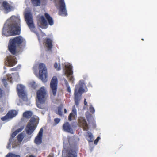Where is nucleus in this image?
Listing matches in <instances>:
<instances>
[{"mask_svg": "<svg viewBox=\"0 0 157 157\" xmlns=\"http://www.w3.org/2000/svg\"><path fill=\"white\" fill-rule=\"evenodd\" d=\"M20 18L12 16L4 25L2 34L6 36L19 34L20 33Z\"/></svg>", "mask_w": 157, "mask_h": 157, "instance_id": "f257e3e1", "label": "nucleus"}, {"mask_svg": "<svg viewBox=\"0 0 157 157\" xmlns=\"http://www.w3.org/2000/svg\"><path fill=\"white\" fill-rule=\"evenodd\" d=\"M24 128V127L23 126H21L12 133L11 135V138L9 140L10 143L7 146V148L10 149V148L11 147L10 144H11L12 147L15 148L22 141L23 138L26 136V134L24 132H22L17 136V140H15L13 137L19 132H21Z\"/></svg>", "mask_w": 157, "mask_h": 157, "instance_id": "f03ea898", "label": "nucleus"}, {"mask_svg": "<svg viewBox=\"0 0 157 157\" xmlns=\"http://www.w3.org/2000/svg\"><path fill=\"white\" fill-rule=\"evenodd\" d=\"M37 97L38 101L37 103V105L40 109L44 108L45 101L47 97V91L46 89L42 87L38 90Z\"/></svg>", "mask_w": 157, "mask_h": 157, "instance_id": "7ed1b4c3", "label": "nucleus"}, {"mask_svg": "<svg viewBox=\"0 0 157 157\" xmlns=\"http://www.w3.org/2000/svg\"><path fill=\"white\" fill-rule=\"evenodd\" d=\"M25 40L21 36H17L9 41L8 48L10 52L14 54L16 52L17 46L19 44H25Z\"/></svg>", "mask_w": 157, "mask_h": 157, "instance_id": "20e7f679", "label": "nucleus"}, {"mask_svg": "<svg viewBox=\"0 0 157 157\" xmlns=\"http://www.w3.org/2000/svg\"><path fill=\"white\" fill-rule=\"evenodd\" d=\"M39 71V78L44 83L48 81V72L47 67L43 63H40L38 66Z\"/></svg>", "mask_w": 157, "mask_h": 157, "instance_id": "39448f33", "label": "nucleus"}, {"mask_svg": "<svg viewBox=\"0 0 157 157\" xmlns=\"http://www.w3.org/2000/svg\"><path fill=\"white\" fill-rule=\"evenodd\" d=\"M38 118L37 117H33L30 119L25 128L26 133L28 134L31 135L35 130L38 123Z\"/></svg>", "mask_w": 157, "mask_h": 157, "instance_id": "423d86ee", "label": "nucleus"}, {"mask_svg": "<svg viewBox=\"0 0 157 157\" xmlns=\"http://www.w3.org/2000/svg\"><path fill=\"white\" fill-rule=\"evenodd\" d=\"M64 146L62 151V155L66 157H76V152L75 151L72 150L69 147L68 144H66L67 141L64 140L63 141Z\"/></svg>", "mask_w": 157, "mask_h": 157, "instance_id": "0eeeda50", "label": "nucleus"}, {"mask_svg": "<svg viewBox=\"0 0 157 157\" xmlns=\"http://www.w3.org/2000/svg\"><path fill=\"white\" fill-rule=\"evenodd\" d=\"M83 92L84 90L80 85L76 86L75 89L74 100L76 106L78 105L81 99V95Z\"/></svg>", "mask_w": 157, "mask_h": 157, "instance_id": "6e6552de", "label": "nucleus"}, {"mask_svg": "<svg viewBox=\"0 0 157 157\" xmlns=\"http://www.w3.org/2000/svg\"><path fill=\"white\" fill-rule=\"evenodd\" d=\"M25 20L29 28L31 30L34 31L35 26L33 23L31 14L29 10H26L25 12Z\"/></svg>", "mask_w": 157, "mask_h": 157, "instance_id": "1a4fd4ad", "label": "nucleus"}, {"mask_svg": "<svg viewBox=\"0 0 157 157\" xmlns=\"http://www.w3.org/2000/svg\"><path fill=\"white\" fill-rule=\"evenodd\" d=\"M17 90L19 97L24 101H26L27 98L25 92V87L22 85L19 84L17 86Z\"/></svg>", "mask_w": 157, "mask_h": 157, "instance_id": "9d476101", "label": "nucleus"}, {"mask_svg": "<svg viewBox=\"0 0 157 157\" xmlns=\"http://www.w3.org/2000/svg\"><path fill=\"white\" fill-rule=\"evenodd\" d=\"M19 78V75L17 72L14 73H12V74L7 75L2 79V81L5 86L6 87L7 83V80H10V81L11 82L13 80L16 81Z\"/></svg>", "mask_w": 157, "mask_h": 157, "instance_id": "9b49d317", "label": "nucleus"}, {"mask_svg": "<svg viewBox=\"0 0 157 157\" xmlns=\"http://www.w3.org/2000/svg\"><path fill=\"white\" fill-rule=\"evenodd\" d=\"M64 70V75H66L68 79L71 81H73V78L72 75V71L71 70L72 66L71 65L65 64L64 67H63Z\"/></svg>", "mask_w": 157, "mask_h": 157, "instance_id": "f8f14e48", "label": "nucleus"}, {"mask_svg": "<svg viewBox=\"0 0 157 157\" xmlns=\"http://www.w3.org/2000/svg\"><path fill=\"white\" fill-rule=\"evenodd\" d=\"M55 2L56 4H57L58 6L59 7L60 14L64 16L66 15L67 11L63 0H55Z\"/></svg>", "mask_w": 157, "mask_h": 157, "instance_id": "ddd939ff", "label": "nucleus"}, {"mask_svg": "<svg viewBox=\"0 0 157 157\" xmlns=\"http://www.w3.org/2000/svg\"><path fill=\"white\" fill-rule=\"evenodd\" d=\"M57 86V77L56 76H54L51 79L50 83V86L54 96H55L56 95Z\"/></svg>", "mask_w": 157, "mask_h": 157, "instance_id": "4468645a", "label": "nucleus"}, {"mask_svg": "<svg viewBox=\"0 0 157 157\" xmlns=\"http://www.w3.org/2000/svg\"><path fill=\"white\" fill-rule=\"evenodd\" d=\"M17 62V59L14 56H8L5 61V63L10 67L14 66Z\"/></svg>", "mask_w": 157, "mask_h": 157, "instance_id": "2eb2a0df", "label": "nucleus"}, {"mask_svg": "<svg viewBox=\"0 0 157 157\" xmlns=\"http://www.w3.org/2000/svg\"><path fill=\"white\" fill-rule=\"evenodd\" d=\"M3 10L5 13H7L8 12L13 10L14 7L10 5L7 2L4 1L2 4Z\"/></svg>", "mask_w": 157, "mask_h": 157, "instance_id": "dca6fc26", "label": "nucleus"}, {"mask_svg": "<svg viewBox=\"0 0 157 157\" xmlns=\"http://www.w3.org/2000/svg\"><path fill=\"white\" fill-rule=\"evenodd\" d=\"M38 25L39 27L45 29L47 25V22L44 17L42 16H40V18L38 22Z\"/></svg>", "mask_w": 157, "mask_h": 157, "instance_id": "f3484780", "label": "nucleus"}, {"mask_svg": "<svg viewBox=\"0 0 157 157\" xmlns=\"http://www.w3.org/2000/svg\"><path fill=\"white\" fill-rule=\"evenodd\" d=\"M43 129L41 128L37 136L36 137L34 142L37 144H40L42 142V139L43 136Z\"/></svg>", "mask_w": 157, "mask_h": 157, "instance_id": "a211bd4d", "label": "nucleus"}, {"mask_svg": "<svg viewBox=\"0 0 157 157\" xmlns=\"http://www.w3.org/2000/svg\"><path fill=\"white\" fill-rule=\"evenodd\" d=\"M79 125L83 127L84 130H86L88 129V125L85 120L83 117H81L78 119Z\"/></svg>", "mask_w": 157, "mask_h": 157, "instance_id": "6ab92c4d", "label": "nucleus"}, {"mask_svg": "<svg viewBox=\"0 0 157 157\" xmlns=\"http://www.w3.org/2000/svg\"><path fill=\"white\" fill-rule=\"evenodd\" d=\"M63 130L66 132L72 134L73 133V130L71 126L68 122L65 123L63 124Z\"/></svg>", "mask_w": 157, "mask_h": 157, "instance_id": "aec40b11", "label": "nucleus"}, {"mask_svg": "<svg viewBox=\"0 0 157 157\" xmlns=\"http://www.w3.org/2000/svg\"><path fill=\"white\" fill-rule=\"evenodd\" d=\"M76 116V110L75 106H74L72 108V112L70 113L68 117V119L70 121H71L73 118H75Z\"/></svg>", "mask_w": 157, "mask_h": 157, "instance_id": "412c9836", "label": "nucleus"}, {"mask_svg": "<svg viewBox=\"0 0 157 157\" xmlns=\"http://www.w3.org/2000/svg\"><path fill=\"white\" fill-rule=\"evenodd\" d=\"M18 113V111L14 109L11 110L8 113L10 119H12L17 115Z\"/></svg>", "mask_w": 157, "mask_h": 157, "instance_id": "4be33fe9", "label": "nucleus"}, {"mask_svg": "<svg viewBox=\"0 0 157 157\" xmlns=\"http://www.w3.org/2000/svg\"><path fill=\"white\" fill-rule=\"evenodd\" d=\"M45 16L48 21L49 24L51 25H52L53 24V21L49 15L48 13H45Z\"/></svg>", "mask_w": 157, "mask_h": 157, "instance_id": "5701e85b", "label": "nucleus"}, {"mask_svg": "<svg viewBox=\"0 0 157 157\" xmlns=\"http://www.w3.org/2000/svg\"><path fill=\"white\" fill-rule=\"evenodd\" d=\"M52 41L50 39H47L46 40L45 44L46 47L48 49H50L52 47Z\"/></svg>", "mask_w": 157, "mask_h": 157, "instance_id": "b1692460", "label": "nucleus"}, {"mask_svg": "<svg viewBox=\"0 0 157 157\" xmlns=\"http://www.w3.org/2000/svg\"><path fill=\"white\" fill-rule=\"evenodd\" d=\"M77 139L76 137H74L73 136H69L68 138V142L70 144H72L73 142L76 141L75 139Z\"/></svg>", "mask_w": 157, "mask_h": 157, "instance_id": "393cba45", "label": "nucleus"}, {"mask_svg": "<svg viewBox=\"0 0 157 157\" xmlns=\"http://www.w3.org/2000/svg\"><path fill=\"white\" fill-rule=\"evenodd\" d=\"M33 113L30 111H27L23 114V116L27 118L30 117L32 115Z\"/></svg>", "mask_w": 157, "mask_h": 157, "instance_id": "a878e982", "label": "nucleus"}, {"mask_svg": "<svg viewBox=\"0 0 157 157\" xmlns=\"http://www.w3.org/2000/svg\"><path fill=\"white\" fill-rule=\"evenodd\" d=\"M31 1L32 4L34 6H39L41 3L40 0H31Z\"/></svg>", "mask_w": 157, "mask_h": 157, "instance_id": "bb28decb", "label": "nucleus"}, {"mask_svg": "<svg viewBox=\"0 0 157 157\" xmlns=\"http://www.w3.org/2000/svg\"><path fill=\"white\" fill-rule=\"evenodd\" d=\"M29 86H30L33 88H36L37 86V84L34 81L31 82L29 84Z\"/></svg>", "mask_w": 157, "mask_h": 157, "instance_id": "cd10ccee", "label": "nucleus"}, {"mask_svg": "<svg viewBox=\"0 0 157 157\" xmlns=\"http://www.w3.org/2000/svg\"><path fill=\"white\" fill-rule=\"evenodd\" d=\"M10 116L7 113V114L5 116L1 118V120L3 121H8L10 119H11Z\"/></svg>", "mask_w": 157, "mask_h": 157, "instance_id": "c85d7f7f", "label": "nucleus"}, {"mask_svg": "<svg viewBox=\"0 0 157 157\" xmlns=\"http://www.w3.org/2000/svg\"><path fill=\"white\" fill-rule=\"evenodd\" d=\"M6 157H20V156L10 153L6 155Z\"/></svg>", "mask_w": 157, "mask_h": 157, "instance_id": "c756f323", "label": "nucleus"}, {"mask_svg": "<svg viewBox=\"0 0 157 157\" xmlns=\"http://www.w3.org/2000/svg\"><path fill=\"white\" fill-rule=\"evenodd\" d=\"M87 136L90 138V139H88V140L90 142H91L93 140V136L92 134L89 132H87Z\"/></svg>", "mask_w": 157, "mask_h": 157, "instance_id": "7c9ffc66", "label": "nucleus"}, {"mask_svg": "<svg viewBox=\"0 0 157 157\" xmlns=\"http://www.w3.org/2000/svg\"><path fill=\"white\" fill-rule=\"evenodd\" d=\"M62 107L61 106H60L59 107L58 109V112H56V113L58 114L59 115H62V112L61 111V110L62 109Z\"/></svg>", "mask_w": 157, "mask_h": 157, "instance_id": "2f4dec72", "label": "nucleus"}, {"mask_svg": "<svg viewBox=\"0 0 157 157\" xmlns=\"http://www.w3.org/2000/svg\"><path fill=\"white\" fill-rule=\"evenodd\" d=\"M54 66L57 70H59L60 69V68L59 67L60 65H58L57 63H56L54 64Z\"/></svg>", "mask_w": 157, "mask_h": 157, "instance_id": "473e14b6", "label": "nucleus"}, {"mask_svg": "<svg viewBox=\"0 0 157 157\" xmlns=\"http://www.w3.org/2000/svg\"><path fill=\"white\" fill-rule=\"evenodd\" d=\"M54 121L55 123V124L56 125L58 123H59L60 121V119L59 118H56L54 119Z\"/></svg>", "mask_w": 157, "mask_h": 157, "instance_id": "72a5a7b5", "label": "nucleus"}, {"mask_svg": "<svg viewBox=\"0 0 157 157\" xmlns=\"http://www.w3.org/2000/svg\"><path fill=\"white\" fill-rule=\"evenodd\" d=\"M90 112L92 113H94L95 111L94 108L92 106V105H90Z\"/></svg>", "mask_w": 157, "mask_h": 157, "instance_id": "f704fd0d", "label": "nucleus"}, {"mask_svg": "<svg viewBox=\"0 0 157 157\" xmlns=\"http://www.w3.org/2000/svg\"><path fill=\"white\" fill-rule=\"evenodd\" d=\"M100 137H98L94 141V143L95 144H97V143L98 141L100 139Z\"/></svg>", "mask_w": 157, "mask_h": 157, "instance_id": "c9c22d12", "label": "nucleus"}, {"mask_svg": "<svg viewBox=\"0 0 157 157\" xmlns=\"http://www.w3.org/2000/svg\"><path fill=\"white\" fill-rule=\"evenodd\" d=\"M4 94L2 92V91L0 89V98L4 96Z\"/></svg>", "mask_w": 157, "mask_h": 157, "instance_id": "e433bc0d", "label": "nucleus"}, {"mask_svg": "<svg viewBox=\"0 0 157 157\" xmlns=\"http://www.w3.org/2000/svg\"><path fill=\"white\" fill-rule=\"evenodd\" d=\"M67 91L69 92V93H71V89H70V88L69 86H67Z\"/></svg>", "mask_w": 157, "mask_h": 157, "instance_id": "4c0bfd02", "label": "nucleus"}, {"mask_svg": "<svg viewBox=\"0 0 157 157\" xmlns=\"http://www.w3.org/2000/svg\"><path fill=\"white\" fill-rule=\"evenodd\" d=\"M84 104L85 105H87V102H86V99H85L84 100Z\"/></svg>", "mask_w": 157, "mask_h": 157, "instance_id": "58836bf2", "label": "nucleus"}, {"mask_svg": "<svg viewBox=\"0 0 157 157\" xmlns=\"http://www.w3.org/2000/svg\"><path fill=\"white\" fill-rule=\"evenodd\" d=\"M4 110V109L3 107H0V112H2Z\"/></svg>", "mask_w": 157, "mask_h": 157, "instance_id": "ea45409f", "label": "nucleus"}, {"mask_svg": "<svg viewBox=\"0 0 157 157\" xmlns=\"http://www.w3.org/2000/svg\"><path fill=\"white\" fill-rule=\"evenodd\" d=\"M26 157H33L32 155H27Z\"/></svg>", "mask_w": 157, "mask_h": 157, "instance_id": "a19ab883", "label": "nucleus"}, {"mask_svg": "<svg viewBox=\"0 0 157 157\" xmlns=\"http://www.w3.org/2000/svg\"><path fill=\"white\" fill-rule=\"evenodd\" d=\"M66 112H67V110L66 109H64V112L65 113H66Z\"/></svg>", "mask_w": 157, "mask_h": 157, "instance_id": "79ce46f5", "label": "nucleus"}, {"mask_svg": "<svg viewBox=\"0 0 157 157\" xmlns=\"http://www.w3.org/2000/svg\"><path fill=\"white\" fill-rule=\"evenodd\" d=\"M65 82H66V84H67V81L66 80H65Z\"/></svg>", "mask_w": 157, "mask_h": 157, "instance_id": "37998d69", "label": "nucleus"}, {"mask_svg": "<svg viewBox=\"0 0 157 157\" xmlns=\"http://www.w3.org/2000/svg\"><path fill=\"white\" fill-rule=\"evenodd\" d=\"M55 103H58L57 102H56V101H53Z\"/></svg>", "mask_w": 157, "mask_h": 157, "instance_id": "c03bdc74", "label": "nucleus"}, {"mask_svg": "<svg viewBox=\"0 0 157 157\" xmlns=\"http://www.w3.org/2000/svg\"><path fill=\"white\" fill-rule=\"evenodd\" d=\"M88 112H87L86 113H88Z\"/></svg>", "mask_w": 157, "mask_h": 157, "instance_id": "a18cd8bd", "label": "nucleus"}]
</instances>
